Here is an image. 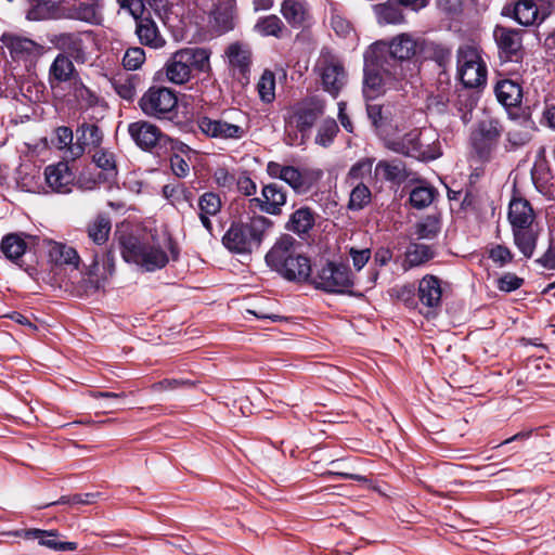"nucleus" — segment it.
I'll use <instances>...</instances> for the list:
<instances>
[{"label": "nucleus", "instance_id": "nucleus-1", "mask_svg": "<svg viewBox=\"0 0 555 555\" xmlns=\"http://www.w3.org/2000/svg\"><path fill=\"white\" fill-rule=\"evenodd\" d=\"M406 78V69L401 63L387 60L384 42H375L366 50L363 79L366 99H376L390 90H401Z\"/></svg>", "mask_w": 555, "mask_h": 555}, {"label": "nucleus", "instance_id": "nucleus-2", "mask_svg": "<svg viewBox=\"0 0 555 555\" xmlns=\"http://www.w3.org/2000/svg\"><path fill=\"white\" fill-rule=\"evenodd\" d=\"M266 261L288 281L305 282L311 274L310 260L296 250L295 240L291 236L279 240L267 254Z\"/></svg>", "mask_w": 555, "mask_h": 555}, {"label": "nucleus", "instance_id": "nucleus-3", "mask_svg": "<svg viewBox=\"0 0 555 555\" xmlns=\"http://www.w3.org/2000/svg\"><path fill=\"white\" fill-rule=\"evenodd\" d=\"M272 221L264 216H254L248 221H233L222 236V245L234 254H250L258 248Z\"/></svg>", "mask_w": 555, "mask_h": 555}, {"label": "nucleus", "instance_id": "nucleus-4", "mask_svg": "<svg viewBox=\"0 0 555 555\" xmlns=\"http://www.w3.org/2000/svg\"><path fill=\"white\" fill-rule=\"evenodd\" d=\"M508 221L515 245L526 258H530L534 251L539 232L535 214L530 203L524 198H513L508 208Z\"/></svg>", "mask_w": 555, "mask_h": 555}, {"label": "nucleus", "instance_id": "nucleus-5", "mask_svg": "<svg viewBox=\"0 0 555 555\" xmlns=\"http://www.w3.org/2000/svg\"><path fill=\"white\" fill-rule=\"evenodd\" d=\"M209 56L210 53L204 48H185L175 52L165 65L167 79L176 85L188 82L193 70H208Z\"/></svg>", "mask_w": 555, "mask_h": 555}, {"label": "nucleus", "instance_id": "nucleus-6", "mask_svg": "<svg viewBox=\"0 0 555 555\" xmlns=\"http://www.w3.org/2000/svg\"><path fill=\"white\" fill-rule=\"evenodd\" d=\"M119 243L124 259L139 264L147 272L159 270L169 261L167 253L160 246L143 243L137 236L122 234Z\"/></svg>", "mask_w": 555, "mask_h": 555}, {"label": "nucleus", "instance_id": "nucleus-7", "mask_svg": "<svg viewBox=\"0 0 555 555\" xmlns=\"http://www.w3.org/2000/svg\"><path fill=\"white\" fill-rule=\"evenodd\" d=\"M311 283L326 293L347 294L350 293L354 279L347 264L328 261L317 271Z\"/></svg>", "mask_w": 555, "mask_h": 555}, {"label": "nucleus", "instance_id": "nucleus-8", "mask_svg": "<svg viewBox=\"0 0 555 555\" xmlns=\"http://www.w3.org/2000/svg\"><path fill=\"white\" fill-rule=\"evenodd\" d=\"M323 89L334 98L347 83V72L341 60L327 49H322L315 63Z\"/></svg>", "mask_w": 555, "mask_h": 555}, {"label": "nucleus", "instance_id": "nucleus-9", "mask_svg": "<svg viewBox=\"0 0 555 555\" xmlns=\"http://www.w3.org/2000/svg\"><path fill=\"white\" fill-rule=\"evenodd\" d=\"M457 74L467 88H477L486 82V64L477 49L465 46L457 50Z\"/></svg>", "mask_w": 555, "mask_h": 555}, {"label": "nucleus", "instance_id": "nucleus-10", "mask_svg": "<svg viewBox=\"0 0 555 555\" xmlns=\"http://www.w3.org/2000/svg\"><path fill=\"white\" fill-rule=\"evenodd\" d=\"M554 0H519L514 7H504L503 14L522 26L543 22L552 12Z\"/></svg>", "mask_w": 555, "mask_h": 555}, {"label": "nucleus", "instance_id": "nucleus-11", "mask_svg": "<svg viewBox=\"0 0 555 555\" xmlns=\"http://www.w3.org/2000/svg\"><path fill=\"white\" fill-rule=\"evenodd\" d=\"M421 131L413 129L402 138L388 140L386 146L396 152L422 160L435 159L438 157L437 149L421 139Z\"/></svg>", "mask_w": 555, "mask_h": 555}, {"label": "nucleus", "instance_id": "nucleus-12", "mask_svg": "<svg viewBox=\"0 0 555 555\" xmlns=\"http://www.w3.org/2000/svg\"><path fill=\"white\" fill-rule=\"evenodd\" d=\"M176 94L165 87H151L140 99L142 112L152 117H164L177 106Z\"/></svg>", "mask_w": 555, "mask_h": 555}, {"label": "nucleus", "instance_id": "nucleus-13", "mask_svg": "<svg viewBox=\"0 0 555 555\" xmlns=\"http://www.w3.org/2000/svg\"><path fill=\"white\" fill-rule=\"evenodd\" d=\"M51 41L77 63H85L88 59L89 44L93 41V33L91 30L62 33L55 35Z\"/></svg>", "mask_w": 555, "mask_h": 555}, {"label": "nucleus", "instance_id": "nucleus-14", "mask_svg": "<svg viewBox=\"0 0 555 555\" xmlns=\"http://www.w3.org/2000/svg\"><path fill=\"white\" fill-rule=\"evenodd\" d=\"M114 263L107 261L103 267L100 266L98 257L94 256L91 264L82 273L81 280L77 284V292L80 295H92L103 289L114 274Z\"/></svg>", "mask_w": 555, "mask_h": 555}, {"label": "nucleus", "instance_id": "nucleus-15", "mask_svg": "<svg viewBox=\"0 0 555 555\" xmlns=\"http://www.w3.org/2000/svg\"><path fill=\"white\" fill-rule=\"evenodd\" d=\"M493 37L499 48L500 57L504 62H520L524 56L521 31L498 25Z\"/></svg>", "mask_w": 555, "mask_h": 555}, {"label": "nucleus", "instance_id": "nucleus-16", "mask_svg": "<svg viewBox=\"0 0 555 555\" xmlns=\"http://www.w3.org/2000/svg\"><path fill=\"white\" fill-rule=\"evenodd\" d=\"M386 56L389 62L401 63L406 72L410 68V60L417 53L421 42L410 34H400L389 43H386Z\"/></svg>", "mask_w": 555, "mask_h": 555}, {"label": "nucleus", "instance_id": "nucleus-17", "mask_svg": "<svg viewBox=\"0 0 555 555\" xmlns=\"http://www.w3.org/2000/svg\"><path fill=\"white\" fill-rule=\"evenodd\" d=\"M198 128L207 137L222 140H240L246 134V129L236 122H230L225 119H212L201 117L197 120Z\"/></svg>", "mask_w": 555, "mask_h": 555}, {"label": "nucleus", "instance_id": "nucleus-18", "mask_svg": "<svg viewBox=\"0 0 555 555\" xmlns=\"http://www.w3.org/2000/svg\"><path fill=\"white\" fill-rule=\"evenodd\" d=\"M128 132L135 144L145 151L170 141L157 126L146 120L131 122L128 126Z\"/></svg>", "mask_w": 555, "mask_h": 555}, {"label": "nucleus", "instance_id": "nucleus-19", "mask_svg": "<svg viewBox=\"0 0 555 555\" xmlns=\"http://www.w3.org/2000/svg\"><path fill=\"white\" fill-rule=\"evenodd\" d=\"M322 107L312 102L294 105L285 117L286 129L295 128L301 133L307 132L322 115Z\"/></svg>", "mask_w": 555, "mask_h": 555}, {"label": "nucleus", "instance_id": "nucleus-20", "mask_svg": "<svg viewBox=\"0 0 555 555\" xmlns=\"http://www.w3.org/2000/svg\"><path fill=\"white\" fill-rule=\"evenodd\" d=\"M261 196V198H250V206L258 207L262 212L273 216L282 212V207L286 204L287 198L283 186L276 183H269L262 188Z\"/></svg>", "mask_w": 555, "mask_h": 555}, {"label": "nucleus", "instance_id": "nucleus-21", "mask_svg": "<svg viewBox=\"0 0 555 555\" xmlns=\"http://www.w3.org/2000/svg\"><path fill=\"white\" fill-rule=\"evenodd\" d=\"M44 180L47 186L55 193L66 194L72 191L75 175L66 162H59L55 165H49L44 169Z\"/></svg>", "mask_w": 555, "mask_h": 555}, {"label": "nucleus", "instance_id": "nucleus-22", "mask_svg": "<svg viewBox=\"0 0 555 555\" xmlns=\"http://www.w3.org/2000/svg\"><path fill=\"white\" fill-rule=\"evenodd\" d=\"M103 134L100 128L93 124H82L76 129V142L68 147V160L81 157L87 147H98Z\"/></svg>", "mask_w": 555, "mask_h": 555}, {"label": "nucleus", "instance_id": "nucleus-23", "mask_svg": "<svg viewBox=\"0 0 555 555\" xmlns=\"http://www.w3.org/2000/svg\"><path fill=\"white\" fill-rule=\"evenodd\" d=\"M320 169H298L294 166H286L282 181L287 183L296 193L305 194L322 178Z\"/></svg>", "mask_w": 555, "mask_h": 555}, {"label": "nucleus", "instance_id": "nucleus-24", "mask_svg": "<svg viewBox=\"0 0 555 555\" xmlns=\"http://www.w3.org/2000/svg\"><path fill=\"white\" fill-rule=\"evenodd\" d=\"M201 5L212 16L221 31L232 29L235 0H202Z\"/></svg>", "mask_w": 555, "mask_h": 555}, {"label": "nucleus", "instance_id": "nucleus-25", "mask_svg": "<svg viewBox=\"0 0 555 555\" xmlns=\"http://www.w3.org/2000/svg\"><path fill=\"white\" fill-rule=\"evenodd\" d=\"M442 289L440 281L434 275L424 276L418 284V298L424 307L429 309L426 315H435L441 305Z\"/></svg>", "mask_w": 555, "mask_h": 555}, {"label": "nucleus", "instance_id": "nucleus-26", "mask_svg": "<svg viewBox=\"0 0 555 555\" xmlns=\"http://www.w3.org/2000/svg\"><path fill=\"white\" fill-rule=\"evenodd\" d=\"M16 537L27 540H38L39 544L54 551H74L77 548L75 542L57 541L59 533L56 530L26 529L15 532Z\"/></svg>", "mask_w": 555, "mask_h": 555}, {"label": "nucleus", "instance_id": "nucleus-27", "mask_svg": "<svg viewBox=\"0 0 555 555\" xmlns=\"http://www.w3.org/2000/svg\"><path fill=\"white\" fill-rule=\"evenodd\" d=\"M0 40L10 51L13 59L39 55L42 52V47L39 43L26 37H21L14 34H3Z\"/></svg>", "mask_w": 555, "mask_h": 555}, {"label": "nucleus", "instance_id": "nucleus-28", "mask_svg": "<svg viewBox=\"0 0 555 555\" xmlns=\"http://www.w3.org/2000/svg\"><path fill=\"white\" fill-rule=\"evenodd\" d=\"M198 217L203 227L210 236H214V228L210 217L218 215L221 210V199L219 195L207 192L198 198Z\"/></svg>", "mask_w": 555, "mask_h": 555}, {"label": "nucleus", "instance_id": "nucleus-29", "mask_svg": "<svg viewBox=\"0 0 555 555\" xmlns=\"http://www.w3.org/2000/svg\"><path fill=\"white\" fill-rule=\"evenodd\" d=\"M281 13L294 28L304 26L310 20L309 7L306 0H283Z\"/></svg>", "mask_w": 555, "mask_h": 555}, {"label": "nucleus", "instance_id": "nucleus-30", "mask_svg": "<svg viewBox=\"0 0 555 555\" xmlns=\"http://www.w3.org/2000/svg\"><path fill=\"white\" fill-rule=\"evenodd\" d=\"M494 93L498 101L505 107H517L522 100L521 86L512 79H501L495 83Z\"/></svg>", "mask_w": 555, "mask_h": 555}, {"label": "nucleus", "instance_id": "nucleus-31", "mask_svg": "<svg viewBox=\"0 0 555 555\" xmlns=\"http://www.w3.org/2000/svg\"><path fill=\"white\" fill-rule=\"evenodd\" d=\"M135 22V34L142 44L154 49H159L165 46V39L162 37L156 23L151 17L142 16Z\"/></svg>", "mask_w": 555, "mask_h": 555}, {"label": "nucleus", "instance_id": "nucleus-32", "mask_svg": "<svg viewBox=\"0 0 555 555\" xmlns=\"http://www.w3.org/2000/svg\"><path fill=\"white\" fill-rule=\"evenodd\" d=\"M62 17L89 24H99L101 22L99 8L92 2H76L63 8Z\"/></svg>", "mask_w": 555, "mask_h": 555}, {"label": "nucleus", "instance_id": "nucleus-33", "mask_svg": "<svg viewBox=\"0 0 555 555\" xmlns=\"http://www.w3.org/2000/svg\"><path fill=\"white\" fill-rule=\"evenodd\" d=\"M225 53L231 67L246 77L251 64V52L249 48L240 42H234L228 47Z\"/></svg>", "mask_w": 555, "mask_h": 555}, {"label": "nucleus", "instance_id": "nucleus-34", "mask_svg": "<svg viewBox=\"0 0 555 555\" xmlns=\"http://www.w3.org/2000/svg\"><path fill=\"white\" fill-rule=\"evenodd\" d=\"M375 176L387 181L401 183L408 178L405 165L402 160H380L375 166Z\"/></svg>", "mask_w": 555, "mask_h": 555}, {"label": "nucleus", "instance_id": "nucleus-35", "mask_svg": "<svg viewBox=\"0 0 555 555\" xmlns=\"http://www.w3.org/2000/svg\"><path fill=\"white\" fill-rule=\"evenodd\" d=\"M49 256L57 264H67L77 269L80 263V257L75 248L63 243H52L49 249Z\"/></svg>", "mask_w": 555, "mask_h": 555}, {"label": "nucleus", "instance_id": "nucleus-36", "mask_svg": "<svg viewBox=\"0 0 555 555\" xmlns=\"http://www.w3.org/2000/svg\"><path fill=\"white\" fill-rule=\"evenodd\" d=\"M26 17L29 21H43L62 17V13L59 14L56 0H34Z\"/></svg>", "mask_w": 555, "mask_h": 555}, {"label": "nucleus", "instance_id": "nucleus-37", "mask_svg": "<svg viewBox=\"0 0 555 555\" xmlns=\"http://www.w3.org/2000/svg\"><path fill=\"white\" fill-rule=\"evenodd\" d=\"M435 256L434 249L425 244H411L405 251L404 270L424 264Z\"/></svg>", "mask_w": 555, "mask_h": 555}, {"label": "nucleus", "instance_id": "nucleus-38", "mask_svg": "<svg viewBox=\"0 0 555 555\" xmlns=\"http://www.w3.org/2000/svg\"><path fill=\"white\" fill-rule=\"evenodd\" d=\"M112 229L111 219L106 215L96 216L87 227L89 238L96 245H103Z\"/></svg>", "mask_w": 555, "mask_h": 555}, {"label": "nucleus", "instance_id": "nucleus-39", "mask_svg": "<svg viewBox=\"0 0 555 555\" xmlns=\"http://www.w3.org/2000/svg\"><path fill=\"white\" fill-rule=\"evenodd\" d=\"M314 221V212L308 207H301L292 214L287 228L295 233L305 234L312 229Z\"/></svg>", "mask_w": 555, "mask_h": 555}, {"label": "nucleus", "instance_id": "nucleus-40", "mask_svg": "<svg viewBox=\"0 0 555 555\" xmlns=\"http://www.w3.org/2000/svg\"><path fill=\"white\" fill-rule=\"evenodd\" d=\"M377 23L379 25L401 24L404 15L397 4L392 2L379 3L373 7Z\"/></svg>", "mask_w": 555, "mask_h": 555}, {"label": "nucleus", "instance_id": "nucleus-41", "mask_svg": "<svg viewBox=\"0 0 555 555\" xmlns=\"http://www.w3.org/2000/svg\"><path fill=\"white\" fill-rule=\"evenodd\" d=\"M75 67L70 59L65 54H59L50 66V80L64 82L72 78Z\"/></svg>", "mask_w": 555, "mask_h": 555}, {"label": "nucleus", "instance_id": "nucleus-42", "mask_svg": "<svg viewBox=\"0 0 555 555\" xmlns=\"http://www.w3.org/2000/svg\"><path fill=\"white\" fill-rule=\"evenodd\" d=\"M503 131V127L499 119L485 118L478 125V134L487 145H493L498 142Z\"/></svg>", "mask_w": 555, "mask_h": 555}, {"label": "nucleus", "instance_id": "nucleus-43", "mask_svg": "<svg viewBox=\"0 0 555 555\" xmlns=\"http://www.w3.org/2000/svg\"><path fill=\"white\" fill-rule=\"evenodd\" d=\"M255 30L264 37L273 36L280 38L283 31L286 30V27L279 16L272 14L260 18L255 25Z\"/></svg>", "mask_w": 555, "mask_h": 555}, {"label": "nucleus", "instance_id": "nucleus-44", "mask_svg": "<svg viewBox=\"0 0 555 555\" xmlns=\"http://www.w3.org/2000/svg\"><path fill=\"white\" fill-rule=\"evenodd\" d=\"M0 248L8 259L16 260L25 254L26 243L17 234H8L2 238Z\"/></svg>", "mask_w": 555, "mask_h": 555}, {"label": "nucleus", "instance_id": "nucleus-45", "mask_svg": "<svg viewBox=\"0 0 555 555\" xmlns=\"http://www.w3.org/2000/svg\"><path fill=\"white\" fill-rule=\"evenodd\" d=\"M92 158L95 165L105 172L106 179H113L117 176L116 160L112 152L99 150Z\"/></svg>", "mask_w": 555, "mask_h": 555}, {"label": "nucleus", "instance_id": "nucleus-46", "mask_svg": "<svg viewBox=\"0 0 555 555\" xmlns=\"http://www.w3.org/2000/svg\"><path fill=\"white\" fill-rule=\"evenodd\" d=\"M257 90L260 99L266 103H271L275 98V76L270 70H264L261 75Z\"/></svg>", "mask_w": 555, "mask_h": 555}, {"label": "nucleus", "instance_id": "nucleus-47", "mask_svg": "<svg viewBox=\"0 0 555 555\" xmlns=\"http://www.w3.org/2000/svg\"><path fill=\"white\" fill-rule=\"evenodd\" d=\"M532 139V127L528 124L517 125L507 132V141L513 147L528 144Z\"/></svg>", "mask_w": 555, "mask_h": 555}, {"label": "nucleus", "instance_id": "nucleus-48", "mask_svg": "<svg viewBox=\"0 0 555 555\" xmlns=\"http://www.w3.org/2000/svg\"><path fill=\"white\" fill-rule=\"evenodd\" d=\"M338 125L334 119H325L319 126L315 142L321 146H328L338 132Z\"/></svg>", "mask_w": 555, "mask_h": 555}, {"label": "nucleus", "instance_id": "nucleus-49", "mask_svg": "<svg viewBox=\"0 0 555 555\" xmlns=\"http://www.w3.org/2000/svg\"><path fill=\"white\" fill-rule=\"evenodd\" d=\"M370 189L364 183L358 182L350 193L349 208L354 210L362 209L370 203Z\"/></svg>", "mask_w": 555, "mask_h": 555}, {"label": "nucleus", "instance_id": "nucleus-50", "mask_svg": "<svg viewBox=\"0 0 555 555\" xmlns=\"http://www.w3.org/2000/svg\"><path fill=\"white\" fill-rule=\"evenodd\" d=\"M435 190L429 186H417L410 194V202L415 208H425L431 204Z\"/></svg>", "mask_w": 555, "mask_h": 555}, {"label": "nucleus", "instance_id": "nucleus-51", "mask_svg": "<svg viewBox=\"0 0 555 555\" xmlns=\"http://www.w3.org/2000/svg\"><path fill=\"white\" fill-rule=\"evenodd\" d=\"M145 51L140 47L129 48L122 57V65L127 70H137L145 62Z\"/></svg>", "mask_w": 555, "mask_h": 555}, {"label": "nucleus", "instance_id": "nucleus-52", "mask_svg": "<svg viewBox=\"0 0 555 555\" xmlns=\"http://www.w3.org/2000/svg\"><path fill=\"white\" fill-rule=\"evenodd\" d=\"M440 231L439 221L435 217H427L416 225V235L418 238H434Z\"/></svg>", "mask_w": 555, "mask_h": 555}, {"label": "nucleus", "instance_id": "nucleus-53", "mask_svg": "<svg viewBox=\"0 0 555 555\" xmlns=\"http://www.w3.org/2000/svg\"><path fill=\"white\" fill-rule=\"evenodd\" d=\"M372 166L373 160L369 158L361 159L354 164L348 172V181L350 184H353L354 182L362 180L365 176L371 175Z\"/></svg>", "mask_w": 555, "mask_h": 555}, {"label": "nucleus", "instance_id": "nucleus-54", "mask_svg": "<svg viewBox=\"0 0 555 555\" xmlns=\"http://www.w3.org/2000/svg\"><path fill=\"white\" fill-rule=\"evenodd\" d=\"M73 131L72 129H69L68 127H59L56 129V147L59 150H64V158L66 160L67 159V156H68V147H70V145H74L73 143Z\"/></svg>", "mask_w": 555, "mask_h": 555}, {"label": "nucleus", "instance_id": "nucleus-55", "mask_svg": "<svg viewBox=\"0 0 555 555\" xmlns=\"http://www.w3.org/2000/svg\"><path fill=\"white\" fill-rule=\"evenodd\" d=\"M119 7L129 12L137 21L143 16L144 3L142 0H117Z\"/></svg>", "mask_w": 555, "mask_h": 555}, {"label": "nucleus", "instance_id": "nucleus-56", "mask_svg": "<svg viewBox=\"0 0 555 555\" xmlns=\"http://www.w3.org/2000/svg\"><path fill=\"white\" fill-rule=\"evenodd\" d=\"M331 26L333 30L340 37H347L352 31L351 24L345 17L338 14L332 15Z\"/></svg>", "mask_w": 555, "mask_h": 555}, {"label": "nucleus", "instance_id": "nucleus-57", "mask_svg": "<svg viewBox=\"0 0 555 555\" xmlns=\"http://www.w3.org/2000/svg\"><path fill=\"white\" fill-rule=\"evenodd\" d=\"M113 87H114L115 91L117 92V94L125 100L130 101L135 95V88H134L133 83L129 80H121V79L114 80Z\"/></svg>", "mask_w": 555, "mask_h": 555}, {"label": "nucleus", "instance_id": "nucleus-58", "mask_svg": "<svg viewBox=\"0 0 555 555\" xmlns=\"http://www.w3.org/2000/svg\"><path fill=\"white\" fill-rule=\"evenodd\" d=\"M349 255L352 259L354 269L359 271L367 263L371 257V250L369 248L356 249L351 247Z\"/></svg>", "mask_w": 555, "mask_h": 555}, {"label": "nucleus", "instance_id": "nucleus-59", "mask_svg": "<svg viewBox=\"0 0 555 555\" xmlns=\"http://www.w3.org/2000/svg\"><path fill=\"white\" fill-rule=\"evenodd\" d=\"M489 257L494 262L503 266L512 260V253L507 247L503 245H496L489 250Z\"/></svg>", "mask_w": 555, "mask_h": 555}, {"label": "nucleus", "instance_id": "nucleus-60", "mask_svg": "<svg viewBox=\"0 0 555 555\" xmlns=\"http://www.w3.org/2000/svg\"><path fill=\"white\" fill-rule=\"evenodd\" d=\"M522 284V279L514 275V274H505L500 278L498 281L499 289L503 292H513L519 288Z\"/></svg>", "mask_w": 555, "mask_h": 555}, {"label": "nucleus", "instance_id": "nucleus-61", "mask_svg": "<svg viewBox=\"0 0 555 555\" xmlns=\"http://www.w3.org/2000/svg\"><path fill=\"white\" fill-rule=\"evenodd\" d=\"M542 120L547 127L555 129V99L554 98L545 99L544 109L542 113Z\"/></svg>", "mask_w": 555, "mask_h": 555}, {"label": "nucleus", "instance_id": "nucleus-62", "mask_svg": "<svg viewBox=\"0 0 555 555\" xmlns=\"http://www.w3.org/2000/svg\"><path fill=\"white\" fill-rule=\"evenodd\" d=\"M171 170L175 176L179 178H184L189 175L190 166L189 164L179 155H173L170 158Z\"/></svg>", "mask_w": 555, "mask_h": 555}, {"label": "nucleus", "instance_id": "nucleus-63", "mask_svg": "<svg viewBox=\"0 0 555 555\" xmlns=\"http://www.w3.org/2000/svg\"><path fill=\"white\" fill-rule=\"evenodd\" d=\"M214 179L218 185L223 188L231 186L235 181L234 176L224 167H220L215 170Z\"/></svg>", "mask_w": 555, "mask_h": 555}, {"label": "nucleus", "instance_id": "nucleus-64", "mask_svg": "<svg viewBox=\"0 0 555 555\" xmlns=\"http://www.w3.org/2000/svg\"><path fill=\"white\" fill-rule=\"evenodd\" d=\"M76 96L79 101L85 102L88 106H94L99 101L98 95L85 86L76 88Z\"/></svg>", "mask_w": 555, "mask_h": 555}]
</instances>
